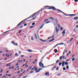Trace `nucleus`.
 I'll return each instance as SVG.
<instances>
[{
	"label": "nucleus",
	"mask_w": 78,
	"mask_h": 78,
	"mask_svg": "<svg viewBox=\"0 0 78 78\" xmlns=\"http://www.w3.org/2000/svg\"><path fill=\"white\" fill-rule=\"evenodd\" d=\"M25 56V55H21V58H22L23 57Z\"/></svg>",
	"instance_id": "44"
},
{
	"label": "nucleus",
	"mask_w": 78,
	"mask_h": 78,
	"mask_svg": "<svg viewBox=\"0 0 78 78\" xmlns=\"http://www.w3.org/2000/svg\"><path fill=\"white\" fill-rule=\"evenodd\" d=\"M54 40H55V39H53L52 40H50L49 41V42H52V41H54Z\"/></svg>",
	"instance_id": "21"
},
{
	"label": "nucleus",
	"mask_w": 78,
	"mask_h": 78,
	"mask_svg": "<svg viewBox=\"0 0 78 78\" xmlns=\"http://www.w3.org/2000/svg\"><path fill=\"white\" fill-rule=\"evenodd\" d=\"M78 1V0H74L75 2H77Z\"/></svg>",
	"instance_id": "51"
},
{
	"label": "nucleus",
	"mask_w": 78,
	"mask_h": 78,
	"mask_svg": "<svg viewBox=\"0 0 78 78\" xmlns=\"http://www.w3.org/2000/svg\"><path fill=\"white\" fill-rule=\"evenodd\" d=\"M39 65L40 67H42V68H45L46 67V66H44V64L42 63H41V62H40L39 63Z\"/></svg>",
	"instance_id": "2"
},
{
	"label": "nucleus",
	"mask_w": 78,
	"mask_h": 78,
	"mask_svg": "<svg viewBox=\"0 0 78 78\" xmlns=\"http://www.w3.org/2000/svg\"><path fill=\"white\" fill-rule=\"evenodd\" d=\"M47 21H48V19H47L45 20H44V22H47Z\"/></svg>",
	"instance_id": "22"
},
{
	"label": "nucleus",
	"mask_w": 78,
	"mask_h": 78,
	"mask_svg": "<svg viewBox=\"0 0 78 78\" xmlns=\"http://www.w3.org/2000/svg\"><path fill=\"white\" fill-rule=\"evenodd\" d=\"M57 75H58V76H60V75H61V74H60L59 73H58L57 74Z\"/></svg>",
	"instance_id": "47"
},
{
	"label": "nucleus",
	"mask_w": 78,
	"mask_h": 78,
	"mask_svg": "<svg viewBox=\"0 0 78 78\" xmlns=\"http://www.w3.org/2000/svg\"><path fill=\"white\" fill-rule=\"evenodd\" d=\"M58 44H57L55 46L54 48H55V47H56L57 46H58Z\"/></svg>",
	"instance_id": "39"
},
{
	"label": "nucleus",
	"mask_w": 78,
	"mask_h": 78,
	"mask_svg": "<svg viewBox=\"0 0 78 78\" xmlns=\"http://www.w3.org/2000/svg\"><path fill=\"white\" fill-rule=\"evenodd\" d=\"M18 54H17V53H16L15 54V56H18Z\"/></svg>",
	"instance_id": "48"
},
{
	"label": "nucleus",
	"mask_w": 78,
	"mask_h": 78,
	"mask_svg": "<svg viewBox=\"0 0 78 78\" xmlns=\"http://www.w3.org/2000/svg\"><path fill=\"white\" fill-rule=\"evenodd\" d=\"M78 19V17L77 16L76 17H75L74 18V20H77V19Z\"/></svg>",
	"instance_id": "18"
},
{
	"label": "nucleus",
	"mask_w": 78,
	"mask_h": 78,
	"mask_svg": "<svg viewBox=\"0 0 78 78\" xmlns=\"http://www.w3.org/2000/svg\"><path fill=\"white\" fill-rule=\"evenodd\" d=\"M40 39L41 41H42V42H45L46 41H47V40H44L41 39Z\"/></svg>",
	"instance_id": "6"
},
{
	"label": "nucleus",
	"mask_w": 78,
	"mask_h": 78,
	"mask_svg": "<svg viewBox=\"0 0 78 78\" xmlns=\"http://www.w3.org/2000/svg\"><path fill=\"white\" fill-rule=\"evenodd\" d=\"M58 28H60V24H58Z\"/></svg>",
	"instance_id": "45"
},
{
	"label": "nucleus",
	"mask_w": 78,
	"mask_h": 78,
	"mask_svg": "<svg viewBox=\"0 0 78 78\" xmlns=\"http://www.w3.org/2000/svg\"><path fill=\"white\" fill-rule=\"evenodd\" d=\"M72 39H73V38H72L71 40L69 42H71V41H72Z\"/></svg>",
	"instance_id": "59"
},
{
	"label": "nucleus",
	"mask_w": 78,
	"mask_h": 78,
	"mask_svg": "<svg viewBox=\"0 0 78 78\" xmlns=\"http://www.w3.org/2000/svg\"><path fill=\"white\" fill-rule=\"evenodd\" d=\"M62 30H63V27H61L60 28V30L61 31Z\"/></svg>",
	"instance_id": "26"
},
{
	"label": "nucleus",
	"mask_w": 78,
	"mask_h": 78,
	"mask_svg": "<svg viewBox=\"0 0 78 78\" xmlns=\"http://www.w3.org/2000/svg\"><path fill=\"white\" fill-rule=\"evenodd\" d=\"M33 73V71H32L30 72V73L31 74V73Z\"/></svg>",
	"instance_id": "56"
},
{
	"label": "nucleus",
	"mask_w": 78,
	"mask_h": 78,
	"mask_svg": "<svg viewBox=\"0 0 78 78\" xmlns=\"http://www.w3.org/2000/svg\"><path fill=\"white\" fill-rule=\"evenodd\" d=\"M58 44V45H64V43H61L60 44Z\"/></svg>",
	"instance_id": "19"
},
{
	"label": "nucleus",
	"mask_w": 78,
	"mask_h": 78,
	"mask_svg": "<svg viewBox=\"0 0 78 78\" xmlns=\"http://www.w3.org/2000/svg\"><path fill=\"white\" fill-rule=\"evenodd\" d=\"M57 11H59V12H61V13H62L64 14H65V13H64V12H62V11H61L60 10H59V9H57Z\"/></svg>",
	"instance_id": "8"
},
{
	"label": "nucleus",
	"mask_w": 78,
	"mask_h": 78,
	"mask_svg": "<svg viewBox=\"0 0 78 78\" xmlns=\"http://www.w3.org/2000/svg\"><path fill=\"white\" fill-rule=\"evenodd\" d=\"M55 20L56 21L55 22H56V23H58V19H55Z\"/></svg>",
	"instance_id": "14"
},
{
	"label": "nucleus",
	"mask_w": 78,
	"mask_h": 78,
	"mask_svg": "<svg viewBox=\"0 0 78 78\" xmlns=\"http://www.w3.org/2000/svg\"><path fill=\"white\" fill-rule=\"evenodd\" d=\"M54 64H52L51 65V66H53V65H54Z\"/></svg>",
	"instance_id": "55"
},
{
	"label": "nucleus",
	"mask_w": 78,
	"mask_h": 78,
	"mask_svg": "<svg viewBox=\"0 0 78 78\" xmlns=\"http://www.w3.org/2000/svg\"><path fill=\"white\" fill-rule=\"evenodd\" d=\"M6 66H9H9H10V64H9V63L7 64Z\"/></svg>",
	"instance_id": "24"
},
{
	"label": "nucleus",
	"mask_w": 78,
	"mask_h": 78,
	"mask_svg": "<svg viewBox=\"0 0 78 78\" xmlns=\"http://www.w3.org/2000/svg\"><path fill=\"white\" fill-rule=\"evenodd\" d=\"M2 72H3V69H2L1 71H0V73H2Z\"/></svg>",
	"instance_id": "58"
},
{
	"label": "nucleus",
	"mask_w": 78,
	"mask_h": 78,
	"mask_svg": "<svg viewBox=\"0 0 78 78\" xmlns=\"http://www.w3.org/2000/svg\"><path fill=\"white\" fill-rule=\"evenodd\" d=\"M33 27V26H31L30 27H29V28H32Z\"/></svg>",
	"instance_id": "40"
},
{
	"label": "nucleus",
	"mask_w": 78,
	"mask_h": 78,
	"mask_svg": "<svg viewBox=\"0 0 78 78\" xmlns=\"http://www.w3.org/2000/svg\"><path fill=\"white\" fill-rule=\"evenodd\" d=\"M63 70H66V68L65 67H63Z\"/></svg>",
	"instance_id": "29"
},
{
	"label": "nucleus",
	"mask_w": 78,
	"mask_h": 78,
	"mask_svg": "<svg viewBox=\"0 0 78 78\" xmlns=\"http://www.w3.org/2000/svg\"><path fill=\"white\" fill-rule=\"evenodd\" d=\"M8 31H7L4 32L2 34H5V33H7V32H8Z\"/></svg>",
	"instance_id": "23"
},
{
	"label": "nucleus",
	"mask_w": 78,
	"mask_h": 78,
	"mask_svg": "<svg viewBox=\"0 0 78 78\" xmlns=\"http://www.w3.org/2000/svg\"><path fill=\"white\" fill-rule=\"evenodd\" d=\"M65 63V62H62V67H64V64Z\"/></svg>",
	"instance_id": "13"
},
{
	"label": "nucleus",
	"mask_w": 78,
	"mask_h": 78,
	"mask_svg": "<svg viewBox=\"0 0 78 78\" xmlns=\"http://www.w3.org/2000/svg\"><path fill=\"white\" fill-rule=\"evenodd\" d=\"M54 51H55L54 52V53H56V52L58 51V50H57V49H54Z\"/></svg>",
	"instance_id": "15"
},
{
	"label": "nucleus",
	"mask_w": 78,
	"mask_h": 78,
	"mask_svg": "<svg viewBox=\"0 0 78 78\" xmlns=\"http://www.w3.org/2000/svg\"><path fill=\"white\" fill-rule=\"evenodd\" d=\"M18 62H19V63H20V60H18Z\"/></svg>",
	"instance_id": "46"
},
{
	"label": "nucleus",
	"mask_w": 78,
	"mask_h": 78,
	"mask_svg": "<svg viewBox=\"0 0 78 78\" xmlns=\"http://www.w3.org/2000/svg\"><path fill=\"white\" fill-rule=\"evenodd\" d=\"M19 64H18V63H17V64H16V66H19Z\"/></svg>",
	"instance_id": "52"
},
{
	"label": "nucleus",
	"mask_w": 78,
	"mask_h": 78,
	"mask_svg": "<svg viewBox=\"0 0 78 78\" xmlns=\"http://www.w3.org/2000/svg\"><path fill=\"white\" fill-rule=\"evenodd\" d=\"M51 37H49L48 38V39H50V38H51Z\"/></svg>",
	"instance_id": "62"
},
{
	"label": "nucleus",
	"mask_w": 78,
	"mask_h": 78,
	"mask_svg": "<svg viewBox=\"0 0 78 78\" xmlns=\"http://www.w3.org/2000/svg\"><path fill=\"white\" fill-rule=\"evenodd\" d=\"M55 30L56 33H58V29L56 27H55Z\"/></svg>",
	"instance_id": "10"
},
{
	"label": "nucleus",
	"mask_w": 78,
	"mask_h": 78,
	"mask_svg": "<svg viewBox=\"0 0 78 78\" xmlns=\"http://www.w3.org/2000/svg\"><path fill=\"white\" fill-rule=\"evenodd\" d=\"M8 51H9V50H7V51H6V52L7 53H8Z\"/></svg>",
	"instance_id": "54"
},
{
	"label": "nucleus",
	"mask_w": 78,
	"mask_h": 78,
	"mask_svg": "<svg viewBox=\"0 0 78 78\" xmlns=\"http://www.w3.org/2000/svg\"><path fill=\"white\" fill-rule=\"evenodd\" d=\"M31 39L32 41H33V37H31Z\"/></svg>",
	"instance_id": "36"
},
{
	"label": "nucleus",
	"mask_w": 78,
	"mask_h": 78,
	"mask_svg": "<svg viewBox=\"0 0 78 78\" xmlns=\"http://www.w3.org/2000/svg\"><path fill=\"white\" fill-rule=\"evenodd\" d=\"M61 64H62V62H60L59 63V66H61Z\"/></svg>",
	"instance_id": "30"
},
{
	"label": "nucleus",
	"mask_w": 78,
	"mask_h": 78,
	"mask_svg": "<svg viewBox=\"0 0 78 78\" xmlns=\"http://www.w3.org/2000/svg\"><path fill=\"white\" fill-rule=\"evenodd\" d=\"M35 67H34V68H32L31 69V70H34V69H35Z\"/></svg>",
	"instance_id": "34"
},
{
	"label": "nucleus",
	"mask_w": 78,
	"mask_h": 78,
	"mask_svg": "<svg viewBox=\"0 0 78 78\" xmlns=\"http://www.w3.org/2000/svg\"><path fill=\"white\" fill-rule=\"evenodd\" d=\"M21 53H22V52H21V51H19L18 52V53H19V54H21Z\"/></svg>",
	"instance_id": "43"
},
{
	"label": "nucleus",
	"mask_w": 78,
	"mask_h": 78,
	"mask_svg": "<svg viewBox=\"0 0 78 78\" xmlns=\"http://www.w3.org/2000/svg\"><path fill=\"white\" fill-rule=\"evenodd\" d=\"M45 8H47V9H52V10H54V11H56V9H57L55 7H53L52 6H45L44 7Z\"/></svg>",
	"instance_id": "1"
},
{
	"label": "nucleus",
	"mask_w": 78,
	"mask_h": 78,
	"mask_svg": "<svg viewBox=\"0 0 78 78\" xmlns=\"http://www.w3.org/2000/svg\"><path fill=\"white\" fill-rule=\"evenodd\" d=\"M51 19H52L53 20H54V18L53 17H51Z\"/></svg>",
	"instance_id": "37"
},
{
	"label": "nucleus",
	"mask_w": 78,
	"mask_h": 78,
	"mask_svg": "<svg viewBox=\"0 0 78 78\" xmlns=\"http://www.w3.org/2000/svg\"><path fill=\"white\" fill-rule=\"evenodd\" d=\"M37 68L35 67V71L37 70Z\"/></svg>",
	"instance_id": "31"
},
{
	"label": "nucleus",
	"mask_w": 78,
	"mask_h": 78,
	"mask_svg": "<svg viewBox=\"0 0 78 78\" xmlns=\"http://www.w3.org/2000/svg\"><path fill=\"white\" fill-rule=\"evenodd\" d=\"M30 18H31L30 17H29L27 18H26L25 20H27V19H30Z\"/></svg>",
	"instance_id": "32"
},
{
	"label": "nucleus",
	"mask_w": 78,
	"mask_h": 78,
	"mask_svg": "<svg viewBox=\"0 0 78 78\" xmlns=\"http://www.w3.org/2000/svg\"><path fill=\"white\" fill-rule=\"evenodd\" d=\"M22 30H20L19 31V33H20L21 32H22Z\"/></svg>",
	"instance_id": "50"
},
{
	"label": "nucleus",
	"mask_w": 78,
	"mask_h": 78,
	"mask_svg": "<svg viewBox=\"0 0 78 78\" xmlns=\"http://www.w3.org/2000/svg\"><path fill=\"white\" fill-rule=\"evenodd\" d=\"M23 28V26H21L20 27V28Z\"/></svg>",
	"instance_id": "41"
},
{
	"label": "nucleus",
	"mask_w": 78,
	"mask_h": 78,
	"mask_svg": "<svg viewBox=\"0 0 78 78\" xmlns=\"http://www.w3.org/2000/svg\"><path fill=\"white\" fill-rule=\"evenodd\" d=\"M59 60H57V61H56V63H58V62H59Z\"/></svg>",
	"instance_id": "33"
},
{
	"label": "nucleus",
	"mask_w": 78,
	"mask_h": 78,
	"mask_svg": "<svg viewBox=\"0 0 78 78\" xmlns=\"http://www.w3.org/2000/svg\"><path fill=\"white\" fill-rule=\"evenodd\" d=\"M24 26H27V23H25L24 24Z\"/></svg>",
	"instance_id": "49"
},
{
	"label": "nucleus",
	"mask_w": 78,
	"mask_h": 78,
	"mask_svg": "<svg viewBox=\"0 0 78 78\" xmlns=\"http://www.w3.org/2000/svg\"><path fill=\"white\" fill-rule=\"evenodd\" d=\"M32 19L30 20H28V22H30V21H31L32 20Z\"/></svg>",
	"instance_id": "63"
},
{
	"label": "nucleus",
	"mask_w": 78,
	"mask_h": 78,
	"mask_svg": "<svg viewBox=\"0 0 78 78\" xmlns=\"http://www.w3.org/2000/svg\"><path fill=\"white\" fill-rule=\"evenodd\" d=\"M11 43H12V44H13L14 45H17V43L15 44V42L13 41H12L11 42Z\"/></svg>",
	"instance_id": "3"
},
{
	"label": "nucleus",
	"mask_w": 78,
	"mask_h": 78,
	"mask_svg": "<svg viewBox=\"0 0 78 78\" xmlns=\"http://www.w3.org/2000/svg\"><path fill=\"white\" fill-rule=\"evenodd\" d=\"M78 25H76L75 27V28H78Z\"/></svg>",
	"instance_id": "64"
},
{
	"label": "nucleus",
	"mask_w": 78,
	"mask_h": 78,
	"mask_svg": "<svg viewBox=\"0 0 78 78\" xmlns=\"http://www.w3.org/2000/svg\"><path fill=\"white\" fill-rule=\"evenodd\" d=\"M75 59V58H73L72 59V61H74V60Z\"/></svg>",
	"instance_id": "28"
},
{
	"label": "nucleus",
	"mask_w": 78,
	"mask_h": 78,
	"mask_svg": "<svg viewBox=\"0 0 78 78\" xmlns=\"http://www.w3.org/2000/svg\"><path fill=\"white\" fill-rule=\"evenodd\" d=\"M23 22V21H22L19 24H18L17 25V26L16 27V28H17V26H19V25H20V24H21Z\"/></svg>",
	"instance_id": "11"
},
{
	"label": "nucleus",
	"mask_w": 78,
	"mask_h": 78,
	"mask_svg": "<svg viewBox=\"0 0 78 78\" xmlns=\"http://www.w3.org/2000/svg\"><path fill=\"white\" fill-rule=\"evenodd\" d=\"M27 51L28 52H32L33 51V50L31 49H28Z\"/></svg>",
	"instance_id": "12"
},
{
	"label": "nucleus",
	"mask_w": 78,
	"mask_h": 78,
	"mask_svg": "<svg viewBox=\"0 0 78 78\" xmlns=\"http://www.w3.org/2000/svg\"><path fill=\"white\" fill-rule=\"evenodd\" d=\"M49 75V73H45V75L46 76H47V75Z\"/></svg>",
	"instance_id": "17"
},
{
	"label": "nucleus",
	"mask_w": 78,
	"mask_h": 78,
	"mask_svg": "<svg viewBox=\"0 0 78 78\" xmlns=\"http://www.w3.org/2000/svg\"><path fill=\"white\" fill-rule=\"evenodd\" d=\"M39 70H40H40H42V68H40L39 69Z\"/></svg>",
	"instance_id": "61"
},
{
	"label": "nucleus",
	"mask_w": 78,
	"mask_h": 78,
	"mask_svg": "<svg viewBox=\"0 0 78 78\" xmlns=\"http://www.w3.org/2000/svg\"><path fill=\"white\" fill-rule=\"evenodd\" d=\"M69 16H75V14H69Z\"/></svg>",
	"instance_id": "25"
},
{
	"label": "nucleus",
	"mask_w": 78,
	"mask_h": 78,
	"mask_svg": "<svg viewBox=\"0 0 78 78\" xmlns=\"http://www.w3.org/2000/svg\"><path fill=\"white\" fill-rule=\"evenodd\" d=\"M40 72V70L39 69L37 70L36 71V72H37V73H38V72Z\"/></svg>",
	"instance_id": "16"
},
{
	"label": "nucleus",
	"mask_w": 78,
	"mask_h": 78,
	"mask_svg": "<svg viewBox=\"0 0 78 78\" xmlns=\"http://www.w3.org/2000/svg\"><path fill=\"white\" fill-rule=\"evenodd\" d=\"M66 33V30H64L62 33V34H65Z\"/></svg>",
	"instance_id": "9"
},
{
	"label": "nucleus",
	"mask_w": 78,
	"mask_h": 78,
	"mask_svg": "<svg viewBox=\"0 0 78 78\" xmlns=\"http://www.w3.org/2000/svg\"><path fill=\"white\" fill-rule=\"evenodd\" d=\"M65 58V56H61L60 57V60H61L62 58Z\"/></svg>",
	"instance_id": "7"
},
{
	"label": "nucleus",
	"mask_w": 78,
	"mask_h": 78,
	"mask_svg": "<svg viewBox=\"0 0 78 78\" xmlns=\"http://www.w3.org/2000/svg\"><path fill=\"white\" fill-rule=\"evenodd\" d=\"M50 21H48L46 23H50Z\"/></svg>",
	"instance_id": "53"
},
{
	"label": "nucleus",
	"mask_w": 78,
	"mask_h": 78,
	"mask_svg": "<svg viewBox=\"0 0 78 78\" xmlns=\"http://www.w3.org/2000/svg\"><path fill=\"white\" fill-rule=\"evenodd\" d=\"M59 70V68H58V67H57L56 69V70Z\"/></svg>",
	"instance_id": "42"
},
{
	"label": "nucleus",
	"mask_w": 78,
	"mask_h": 78,
	"mask_svg": "<svg viewBox=\"0 0 78 78\" xmlns=\"http://www.w3.org/2000/svg\"><path fill=\"white\" fill-rule=\"evenodd\" d=\"M23 74L22 73H21V74L19 76H21V75H22V74Z\"/></svg>",
	"instance_id": "60"
},
{
	"label": "nucleus",
	"mask_w": 78,
	"mask_h": 78,
	"mask_svg": "<svg viewBox=\"0 0 78 78\" xmlns=\"http://www.w3.org/2000/svg\"><path fill=\"white\" fill-rule=\"evenodd\" d=\"M35 23H32V25H35Z\"/></svg>",
	"instance_id": "35"
},
{
	"label": "nucleus",
	"mask_w": 78,
	"mask_h": 78,
	"mask_svg": "<svg viewBox=\"0 0 78 78\" xmlns=\"http://www.w3.org/2000/svg\"><path fill=\"white\" fill-rule=\"evenodd\" d=\"M65 64L67 66V65H68V62H65Z\"/></svg>",
	"instance_id": "27"
},
{
	"label": "nucleus",
	"mask_w": 78,
	"mask_h": 78,
	"mask_svg": "<svg viewBox=\"0 0 78 78\" xmlns=\"http://www.w3.org/2000/svg\"><path fill=\"white\" fill-rule=\"evenodd\" d=\"M35 36L36 39H37V36H36V34H35Z\"/></svg>",
	"instance_id": "20"
},
{
	"label": "nucleus",
	"mask_w": 78,
	"mask_h": 78,
	"mask_svg": "<svg viewBox=\"0 0 78 78\" xmlns=\"http://www.w3.org/2000/svg\"><path fill=\"white\" fill-rule=\"evenodd\" d=\"M56 66H55L54 67H53L51 69V70L52 71H53V70H54L55 69H56Z\"/></svg>",
	"instance_id": "5"
},
{
	"label": "nucleus",
	"mask_w": 78,
	"mask_h": 78,
	"mask_svg": "<svg viewBox=\"0 0 78 78\" xmlns=\"http://www.w3.org/2000/svg\"><path fill=\"white\" fill-rule=\"evenodd\" d=\"M66 51V50H65V51H64L63 53V55H64V53H65V51Z\"/></svg>",
	"instance_id": "57"
},
{
	"label": "nucleus",
	"mask_w": 78,
	"mask_h": 78,
	"mask_svg": "<svg viewBox=\"0 0 78 78\" xmlns=\"http://www.w3.org/2000/svg\"><path fill=\"white\" fill-rule=\"evenodd\" d=\"M66 69H69V66H66Z\"/></svg>",
	"instance_id": "38"
},
{
	"label": "nucleus",
	"mask_w": 78,
	"mask_h": 78,
	"mask_svg": "<svg viewBox=\"0 0 78 78\" xmlns=\"http://www.w3.org/2000/svg\"><path fill=\"white\" fill-rule=\"evenodd\" d=\"M37 14V12L34 13L33 15L30 16V18H32V17H34V16H35V14Z\"/></svg>",
	"instance_id": "4"
}]
</instances>
